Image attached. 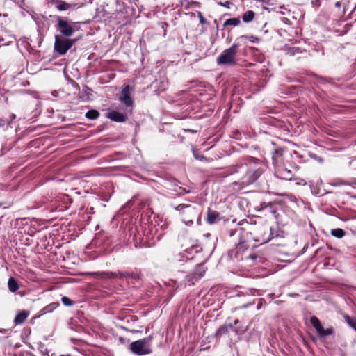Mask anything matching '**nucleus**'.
Returning a JSON list of instances; mask_svg holds the SVG:
<instances>
[{
	"label": "nucleus",
	"mask_w": 356,
	"mask_h": 356,
	"mask_svg": "<svg viewBox=\"0 0 356 356\" xmlns=\"http://www.w3.org/2000/svg\"><path fill=\"white\" fill-rule=\"evenodd\" d=\"M120 100L127 106H130L132 105L133 101L130 97L129 86L128 85L123 87L120 97Z\"/></svg>",
	"instance_id": "nucleus-6"
},
{
	"label": "nucleus",
	"mask_w": 356,
	"mask_h": 356,
	"mask_svg": "<svg viewBox=\"0 0 356 356\" xmlns=\"http://www.w3.org/2000/svg\"><path fill=\"white\" fill-rule=\"evenodd\" d=\"M240 24V19L238 18H229L227 19L224 23V26H236Z\"/></svg>",
	"instance_id": "nucleus-15"
},
{
	"label": "nucleus",
	"mask_w": 356,
	"mask_h": 356,
	"mask_svg": "<svg viewBox=\"0 0 356 356\" xmlns=\"http://www.w3.org/2000/svg\"><path fill=\"white\" fill-rule=\"evenodd\" d=\"M254 13L252 10H248L243 15L242 19L243 21L245 23L250 22L253 20L254 17Z\"/></svg>",
	"instance_id": "nucleus-10"
},
{
	"label": "nucleus",
	"mask_w": 356,
	"mask_h": 356,
	"mask_svg": "<svg viewBox=\"0 0 356 356\" xmlns=\"http://www.w3.org/2000/svg\"><path fill=\"white\" fill-rule=\"evenodd\" d=\"M99 112L96 110H90L86 114V117L90 120H95L99 117Z\"/></svg>",
	"instance_id": "nucleus-17"
},
{
	"label": "nucleus",
	"mask_w": 356,
	"mask_h": 356,
	"mask_svg": "<svg viewBox=\"0 0 356 356\" xmlns=\"http://www.w3.org/2000/svg\"><path fill=\"white\" fill-rule=\"evenodd\" d=\"M238 45L234 44L231 47L225 49L218 57V63L225 65H234L236 63L235 56Z\"/></svg>",
	"instance_id": "nucleus-2"
},
{
	"label": "nucleus",
	"mask_w": 356,
	"mask_h": 356,
	"mask_svg": "<svg viewBox=\"0 0 356 356\" xmlns=\"http://www.w3.org/2000/svg\"><path fill=\"white\" fill-rule=\"evenodd\" d=\"M232 325H229V326L223 325L218 330L216 334V336H219V337H220L223 334H225L228 332L229 328H232Z\"/></svg>",
	"instance_id": "nucleus-16"
},
{
	"label": "nucleus",
	"mask_w": 356,
	"mask_h": 356,
	"mask_svg": "<svg viewBox=\"0 0 356 356\" xmlns=\"http://www.w3.org/2000/svg\"><path fill=\"white\" fill-rule=\"evenodd\" d=\"M58 26L59 27L61 33L65 36L69 37L72 35L74 30L66 20L61 17H58Z\"/></svg>",
	"instance_id": "nucleus-5"
},
{
	"label": "nucleus",
	"mask_w": 356,
	"mask_h": 356,
	"mask_svg": "<svg viewBox=\"0 0 356 356\" xmlns=\"http://www.w3.org/2000/svg\"><path fill=\"white\" fill-rule=\"evenodd\" d=\"M62 302L65 305H67V306H70L72 305V301L70 298H68L67 297H65V296L62 298Z\"/></svg>",
	"instance_id": "nucleus-19"
},
{
	"label": "nucleus",
	"mask_w": 356,
	"mask_h": 356,
	"mask_svg": "<svg viewBox=\"0 0 356 356\" xmlns=\"http://www.w3.org/2000/svg\"><path fill=\"white\" fill-rule=\"evenodd\" d=\"M219 218V213L215 211L209 210L207 221L209 224H213L217 222Z\"/></svg>",
	"instance_id": "nucleus-9"
},
{
	"label": "nucleus",
	"mask_w": 356,
	"mask_h": 356,
	"mask_svg": "<svg viewBox=\"0 0 356 356\" xmlns=\"http://www.w3.org/2000/svg\"><path fill=\"white\" fill-rule=\"evenodd\" d=\"M152 337L151 336L132 342L130 344V350L138 355H147L152 353L150 342Z\"/></svg>",
	"instance_id": "nucleus-1"
},
{
	"label": "nucleus",
	"mask_w": 356,
	"mask_h": 356,
	"mask_svg": "<svg viewBox=\"0 0 356 356\" xmlns=\"http://www.w3.org/2000/svg\"><path fill=\"white\" fill-rule=\"evenodd\" d=\"M8 286L11 292H15L19 288L16 280L13 277L8 280Z\"/></svg>",
	"instance_id": "nucleus-12"
},
{
	"label": "nucleus",
	"mask_w": 356,
	"mask_h": 356,
	"mask_svg": "<svg viewBox=\"0 0 356 356\" xmlns=\"http://www.w3.org/2000/svg\"><path fill=\"white\" fill-rule=\"evenodd\" d=\"M331 234L337 238H341L345 235V232L342 229L337 228L331 230Z\"/></svg>",
	"instance_id": "nucleus-13"
},
{
	"label": "nucleus",
	"mask_w": 356,
	"mask_h": 356,
	"mask_svg": "<svg viewBox=\"0 0 356 356\" xmlns=\"http://www.w3.org/2000/svg\"><path fill=\"white\" fill-rule=\"evenodd\" d=\"M310 322L321 337L330 335L333 333V330L332 328L325 330L321 325L318 318L316 316L312 317Z\"/></svg>",
	"instance_id": "nucleus-4"
},
{
	"label": "nucleus",
	"mask_w": 356,
	"mask_h": 356,
	"mask_svg": "<svg viewBox=\"0 0 356 356\" xmlns=\"http://www.w3.org/2000/svg\"><path fill=\"white\" fill-rule=\"evenodd\" d=\"M29 315V312L25 310L21 311L17 314L14 319L15 324L23 323Z\"/></svg>",
	"instance_id": "nucleus-8"
},
{
	"label": "nucleus",
	"mask_w": 356,
	"mask_h": 356,
	"mask_svg": "<svg viewBox=\"0 0 356 356\" xmlns=\"http://www.w3.org/2000/svg\"><path fill=\"white\" fill-rule=\"evenodd\" d=\"M344 319L346 323L356 331V318L353 319L348 315H345Z\"/></svg>",
	"instance_id": "nucleus-18"
},
{
	"label": "nucleus",
	"mask_w": 356,
	"mask_h": 356,
	"mask_svg": "<svg viewBox=\"0 0 356 356\" xmlns=\"http://www.w3.org/2000/svg\"><path fill=\"white\" fill-rule=\"evenodd\" d=\"M108 118L119 122H122L126 120V116L124 114L114 111L108 113Z\"/></svg>",
	"instance_id": "nucleus-7"
},
{
	"label": "nucleus",
	"mask_w": 356,
	"mask_h": 356,
	"mask_svg": "<svg viewBox=\"0 0 356 356\" xmlns=\"http://www.w3.org/2000/svg\"><path fill=\"white\" fill-rule=\"evenodd\" d=\"M74 40L61 38L56 35L55 37L54 49L59 54H65L74 43Z\"/></svg>",
	"instance_id": "nucleus-3"
},
{
	"label": "nucleus",
	"mask_w": 356,
	"mask_h": 356,
	"mask_svg": "<svg viewBox=\"0 0 356 356\" xmlns=\"http://www.w3.org/2000/svg\"><path fill=\"white\" fill-rule=\"evenodd\" d=\"M247 38H248L250 41H252V42H254V41H255V40H255V38H254V36H252H252H248Z\"/></svg>",
	"instance_id": "nucleus-20"
},
{
	"label": "nucleus",
	"mask_w": 356,
	"mask_h": 356,
	"mask_svg": "<svg viewBox=\"0 0 356 356\" xmlns=\"http://www.w3.org/2000/svg\"><path fill=\"white\" fill-rule=\"evenodd\" d=\"M176 209L181 213H186L187 211H190L193 213H195L193 209H192L189 205L179 204L177 206Z\"/></svg>",
	"instance_id": "nucleus-14"
},
{
	"label": "nucleus",
	"mask_w": 356,
	"mask_h": 356,
	"mask_svg": "<svg viewBox=\"0 0 356 356\" xmlns=\"http://www.w3.org/2000/svg\"><path fill=\"white\" fill-rule=\"evenodd\" d=\"M72 7V5L69 4L66 2L62 1H58L56 3V8L58 10L62 11V10H66Z\"/></svg>",
	"instance_id": "nucleus-11"
},
{
	"label": "nucleus",
	"mask_w": 356,
	"mask_h": 356,
	"mask_svg": "<svg viewBox=\"0 0 356 356\" xmlns=\"http://www.w3.org/2000/svg\"><path fill=\"white\" fill-rule=\"evenodd\" d=\"M335 6L337 7V8H340L341 7V2L339 1H337L335 3Z\"/></svg>",
	"instance_id": "nucleus-21"
}]
</instances>
